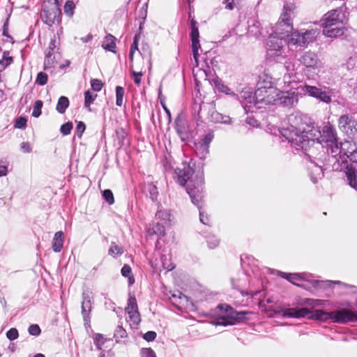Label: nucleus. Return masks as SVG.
Instances as JSON below:
<instances>
[{
	"label": "nucleus",
	"mask_w": 357,
	"mask_h": 357,
	"mask_svg": "<svg viewBox=\"0 0 357 357\" xmlns=\"http://www.w3.org/2000/svg\"><path fill=\"white\" fill-rule=\"evenodd\" d=\"M73 128V123L67 122L61 126L60 131L63 135H68L70 133Z\"/></svg>",
	"instance_id": "49"
},
{
	"label": "nucleus",
	"mask_w": 357,
	"mask_h": 357,
	"mask_svg": "<svg viewBox=\"0 0 357 357\" xmlns=\"http://www.w3.org/2000/svg\"><path fill=\"white\" fill-rule=\"evenodd\" d=\"M192 40V50L193 53V57L196 65L198 66V56H199V50L200 49V44L199 39L197 40Z\"/></svg>",
	"instance_id": "37"
},
{
	"label": "nucleus",
	"mask_w": 357,
	"mask_h": 357,
	"mask_svg": "<svg viewBox=\"0 0 357 357\" xmlns=\"http://www.w3.org/2000/svg\"><path fill=\"white\" fill-rule=\"evenodd\" d=\"M326 301L321 299H312V298H305L303 304L306 305L307 306L311 307L312 308L321 306L325 303Z\"/></svg>",
	"instance_id": "35"
},
{
	"label": "nucleus",
	"mask_w": 357,
	"mask_h": 357,
	"mask_svg": "<svg viewBox=\"0 0 357 357\" xmlns=\"http://www.w3.org/2000/svg\"><path fill=\"white\" fill-rule=\"evenodd\" d=\"M283 317L301 318L308 317L312 319L319 321H326L331 319V312H326L321 310H315L312 312L305 307L300 309L288 308L282 311Z\"/></svg>",
	"instance_id": "6"
},
{
	"label": "nucleus",
	"mask_w": 357,
	"mask_h": 357,
	"mask_svg": "<svg viewBox=\"0 0 357 357\" xmlns=\"http://www.w3.org/2000/svg\"><path fill=\"white\" fill-rule=\"evenodd\" d=\"M26 120L25 118L20 117L16 120L15 126L18 128H23L26 126Z\"/></svg>",
	"instance_id": "60"
},
{
	"label": "nucleus",
	"mask_w": 357,
	"mask_h": 357,
	"mask_svg": "<svg viewBox=\"0 0 357 357\" xmlns=\"http://www.w3.org/2000/svg\"><path fill=\"white\" fill-rule=\"evenodd\" d=\"M299 66V63L295 59H289L284 63V68L288 74V76L285 75L284 77V84L289 82L287 81V79H289L291 75L296 73Z\"/></svg>",
	"instance_id": "22"
},
{
	"label": "nucleus",
	"mask_w": 357,
	"mask_h": 357,
	"mask_svg": "<svg viewBox=\"0 0 357 357\" xmlns=\"http://www.w3.org/2000/svg\"><path fill=\"white\" fill-rule=\"evenodd\" d=\"M116 92V105L121 107L124 102L125 90L123 87L117 86L115 89Z\"/></svg>",
	"instance_id": "31"
},
{
	"label": "nucleus",
	"mask_w": 357,
	"mask_h": 357,
	"mask_svg": "<svg viewBox=\"0 0 357 357\" xmlns=\"http://www.w3.org/2000/svg\"><path fill=\"white\" fill-rule=\"evenodd\" d=\"M137 46H138L137 38V36H135L133 43L132 44V45L130 47V59H132L133 55H134L135 51L138 50Z\"/></svg>",
	"instance_id": "58"
},
{
	"label": "nucleus",
	"mask_w": 357,
	"mask_h": 357,
	"mask_svg": "<svg viewBox=\"0 0 357 357\" xmlns=\"http://www.w3.org/2000/svg\"><path fill=\"white\" fill-rule=\"evenodd\" d=\"M61 4L56 3L44 2L41 13L43 22L49 26H52L56 22H59L61 17Z\"/></svg>",
	"instance_id": "9"
},
{
	"label": "nucleus",
	"mask_w": 357,
	"mask_h": 357,
	"mask_svg": "<svg viewBox=\"0 0 357 357\" xmlns=\"http://www.w3.org/2000/svg\"><path fill=\"white\" fill-rule=\"evenodd\" d=\"M116 135L119 146H124L128 143L127 133L123 129H117L116 130Z\"/></svg>",
	"instance_id": "33"
},
{
	"label": "nucleus",
	"mask_w": 357,
	"mask_h": 357,
	"mask_svg": "<svg viewBox=\"0 0 357 357\" xmlns=\"http://www.w3.org/2000/svg\"><path fill=\"white\" fill-rule=\"evenodd\" d=\"M161 262L164 269L171 271L174 269V266L170 261V259L167 256L163 255L161 257Z\"/></svg>",
	"instance_id": "41"
},
{
	"label": "nucleus",
	"mask_w": 357,
	"mask_h": 357,
	"mask_svg": "<svg viewBox=\"0 0 357 357\" xmlns=\"http://www.w3.org/2000/svg\"><path fill=\"white\" fill-rule=\"evenodd\" d=\"M192 168L186 164H183L181 167H177L175 169L177 182L181 185L187 183L186 191L192 202L200 208L203 192V175L200 174L192 178Z\"/></svg>",
	"instance_id": "4"
},
{
	"label": "nucleus",
	"mask_w": 357,
	"mask_h": 357,
	"mask_svg": "<svg viewBox=\"0 0 357 357\" xmlns=\"http://www.w3.org/2000/svg\"><path fill=\"white\" fill-rule=\"evenodd\" d=\"M47 82V75L45 73L40 72L37 75V77L36 79V84L43 86L45 85Z\"/></svg>",
	"instance_id": "43"
},
{
	"label": "nucleus",
	"mask_w": 357,
	"mask_h": 357,
	"mask_svg": "<svg viewBox=\"0 0 357 357\" xmlns=\"http://www.w3.org/2000/svg\"><path fill=\"white\" fill-rule=\"evenodd\" d=\"M208 152H209V146H206L201 142H199L198 144H197L196 153L201 159L206 158Z\"/></svg>",
	"instance_id": "34"
},
{
	"label": "nucleus",
	"mask_w": 357,
	"mask_h": 357,
	"mask_svg": "<svg viewBox=\"0 0 357 357\" xmlns=\"http://www.w3.org/2000/svg\"><path fill=\"white\" fill-rule=\"evenodd\" d=\"M61 59V55L56 49V41L55 39H52L45 58V70L56 68Z\"/></svg>",
	"instance_id": "12"
},
{
	"label": "nucleus",
	"mask_w": 357,
	"mask_h": 357,
	"mask_svg": "<svg viewBox=\"0 0 357 357\" xmlns=\"http://www.w3.org/2000/svg\"><path fill=\"white\" fill-rule=\"evenodd\" d=\"M146 190L149 191V195H150V198L153 201L155 200L157 198V195H158L157 188L152 184H149V185H147Z\"/></svg>",
	"instance_id": "48"
},
{
	"label": "nucleus",
	"mask_w": 357,
	"mask_h": 357,
	"mask_svg": "<svg viewBox=\"0 0 357 357\" xmlns=\"http://www.w3.org/2000/svg\"><path fill=\"white\" fill-rule=\"evenodd\" d=\"M291 84V82H288V86L287 87L284 86V91H280V94H278L274 105L278 104L284 107H291L298 102L299 93H298V91L296 92L291 91L293 86H291L289 90L288 87Z\"/></svg>",
	"instance_id": "10"
},
{
	"label": "nucleus",
	"mask_w": 357,
	"mask_h": 357,
	"mask_svg": "<svg viewBox=\"0 0 357 357\" xmlns=\"http://www.w3.org/2000/svg\"><path fill=\"white\" fill-rule=\"evenodd\" d=\"M113 336L116 339V343L126 344L127 342V333L122 326L116 327Z\"/></svg>",
	"instance_id": "26"
},
{
	"label": "nucleus",
	"mask_w": 357,
	"mask_h": 357,
	"mask_svg": "<svg viewBox=\"0 0 357 357\" xmlns=\"http://www.w3.org/2000/svg\"><path fill=\"white\" fill-rule=\"evenodd\" d=\"M126 312L128 315V321L130 323L131 327H137L141 321V317L138 311L137 301L135 297L130 296L129 298Z\"/></svg>",
	"instance_id": "16"
},
{
	"label": "nucleus",
	"mask_w": 357,
	"mask_h": 357,
	"mask_svg": "<svg viewBox=\"0 0 357 357\" xmlns=\"http://www.w3.org/2000/svg\"><path fill=\"white\" fill-rule=\"evenodd\" d=\"M13 62V58L8 55V53H3L2 59L0 60V70H3Z\"/></svg>",
	"instance_id": "39"
},
{
	"label": "nucleus",
	"mask_w": 357,
	"mask_h": 357,
	"mask_svg": "<svg viewBox=\"0 0 357 357\" xmlns=\"http://www.w3.org/2000/svg\"><path fill=\"white\" fill-rule=\"evenodd\" d=\"M75 8V4L72 1H67L64 6V12L68 16L73 15V10Z\"/></svg>",
	"instance_id": "44"
},
{
	"label": "nucleus",
	"mask_w": 357,
	"mask_h": 357,
	"mask_svg": "<svg viewBox=\"0 0 357 357\" xmlns=\"http://www.w3.org/2000/svg\"><path fill=\"white\" fill-rule=\"evenodd\" d=\"M241 1V0H224L223 4L225 6L226 9L231 10L237 6Z\"/></svg>",
	"instance_id": "45"
},
{
	"label": "nucleus",
	"mask_w": 357,
	"mask_h": 357,
	"mask_svg": "<svg viewBox=\"0 0 357 357\" xmlns=\"http://www.w3.org/2000/svg\"><path fill=\"white\" fill-rule=\"evenodd\" d=\"M278 94H280V90L272 82L268 79H263L257 84V89L254 95L248 90L242 91V104L246 111L252 112L253 107L260 109L266 105H274Z\"/></svg>",
	"instance_id": "3"
},
{
	"label": "nucleus",
	"mask_w": 357,
	"mask_h": 357,
	"mask_svg": "<svg viewBox=\"0 0 357 357\" xmlns=\"http://www.w3.org/2000/svg\"><path fill=\"white\" fill-rule=\"evenodd\" d=\"M331 319L337 323L344 324L357 321V313L347 309L331 312Z\"/></svg>",
	"instance_id": "18"
},
{
	"label": "nucleus",
	"mask_w": 357,
	"mask_h": 357,
	"mask_svg": "<svg viewBox=\"0 0 357 357\" xmlns=\"http://www.w3.org/2000/svg\"><path fill=\"white\" fill-rule=\"evenodd\" d=\"M85 128H86V127L83 122L79 121L77 123V126H76V132H77V137L79 138H80L82 137V133L85 130Z\"/></svg>",
	"instance_id": "55"
},
{
	"label": "nucleus",
	"mask_w": 357,
	"mask_h": 357,
	"mask_svg": "<svg viewBox=\"0 0 357 357\" xmlns=\"http://www.w3.org/2000/svg\"><path fill=\"white\" fill-rule=\"evenodd\" d=\"M102 196L109 204H112V191L110 190H104Z\"/></svg>",
	"instance_id": "63"
},
{
	"label": "nucleus",
	"mask_w": 357,
	"mask_h": 357,
	"mask_svg": "<svg viewBox=\"0 0 357 357\" xmlns=\"http://www.w3.org/2000/svg\"><path fill=\"white\" fill-rule=\"evenodd\" d=\"M91 85L92 89L95 91H99L102 88V82L96 79L91 80Z\"/></svg>",
	"instance_id": "56"
},
{
	"label": "nucleus",
	"mask_w": 357,
	"mask_h": 357,
	"mask_svg": "<svg viewBox=\"0 0 357 357\" xmlns=\"http://www.w3.org/2000/svg\"><path fill=\"white\" fill-rule=\"evenodd\" d=\"M337 284L344 286H347L346 284L342 283L340 281L337 280H326V281H319L317 280H310L305 278L303 279L301 283L296 284V286L301 287L305 289L308 291H312L314 289L330 287L332 284Z\"/></svg>",
	"instance_id": "13"
},
{
	"label": "nucleus",
	"mask_w": 357,
	"mask_h": 357,
	"mask_svg": "<svg viewBox=\"0 0 357 357\" xmlns=\"http://www.w3.org/2000/svg\"><path fill=\"white\" fill-rule=\"evenodd\" d=\"M147 233L151 236H156L159 238L160 236H163L165 232V228L162 225L159 223H155L149 227Z\"/></svg>",
	"instance_id": "25"
},
{
	"label": "nucleus",
	"mask_w": 357,
	"mask_h": 357,
	"mask_svg": "<svg viewBox=\"0 0 357 357\" xmlns=\"http://www.w3.org/2000/svg\"><path fill=\"white\" fill-rule=\"evenodd\" d=\"M156 217L165 222H171L173 220L174 217L170 211L167 209H160L156 213Z\"/></svg>",
	"instance_id": "29"
},
{
	"label": "nucleus",
	"mask_w": 357,
	"mask_h": 357,
	"mask_svg": "<svg viewBox=\"0 0 357 357\" xmlns=\"http://www.w3.org/2000/svg\"><path fill=\"white\" fill-rule=\"evenodd\" d=\"M142 357H157L153 350L151 348H143L141 349Z\"/></svg>",
	"instance_id": "51"
},
{
	"label": "nucleus",
	"mask_w": 357,
	"mask_h": 357,
	"mask_svg": "<svg viewBox=\"0 0 357 357\" xmlns=\"http://www.w3.org/2000/svg\"><path fill=\"white\" fill-rule=\"evenodd\" d=\"M288 122L291 130L284 128L280 131L281 135L293 145L306 150L308 147V142L306 135H310V130L314 125L310 123V119L298 112H295L288 116Z\"/></svg>",
	"instance_id": "2"
},
{
	"label": "nucleus",
	"mask_w": 357,
	"mask_h": 357,
	"mask_svg": "<svg viewBox=\"0 0 357 357\" xmlns=\"http://www.w3.org/2000/svg\"><path fill=\"white\" fill-rule=\"evenodd\" d=\"M8 173V165L3 161H0V177L5 176Z\"/></svg>",
	"instance_id": "59"
},
{
	"label": "nucleus",
	"mask_w": 357,
	"mask_h": 357,
	"mask_svg": "<svg viewBox=\"0 0 357 357\" xmlns=\"http://www.w3.org/2000/svg\"><path fill=\"white\" fill-rule=\"evenodd\" d=\"M278 275L282 278L287 279L288 281L291 282L295 285H296L297 283H295L294 281H298L300 283H301L304 275H306L304 273H286L284 272H279Z\"/></svg>",
	"instance_id": "27"
},
{
	"label": "nucleus",
	"mask_w": 357,
	"mask_h": 357,
	"mask_svg": "<svg viewBox=\"0 0 357 357\" xmlns=\"http://www.w3.org/2000/svg\"><path fill=\"white\" fill-rule=\"evenodd\" d=\"M156 336H157V334L155 332L148 331L144 335L143 337L147 342H151L155 339Z\"/></svg>",
	"instance_id": "57"
},
{
	"label": "nucleus",
	"mask_w": 357,
	"mask_h": 357,
	"mask_svg": "<svg viewBox=\"0 0 357 357\" xmlns=\"http://www.w3.org/2000/svg\"><path fill=\"white\" fill-rule=\"evenodd\" d=\"M63 236L64 234L61 231L55 233L52 242V249L55 252H59L61 250L63 245Z\"/></svg>",
	"instance_id": "24"
},
{
	"label": "nucleus",
	"mask_w": 357,
	"mask_h": 357,
	"mask_svg": "<svg viewBox=\"0 0 357 357\" xmlns=\"http://www.w3.org/2000/svg\"><path fill=\"white\" fill-rule=\"evenodd\" d=\"M206 241L208 248L211 249L216 248L219 244L218 238L214 235L208 236Z\"/></svg>",
	"instance_id": "42"
},
{
	"label": "nucleus",
	"mask_w": 357,
	"mask_h": 357,
	"mask_svg": "<svg viewBox=\"0 0 357 357\" xmlns=\"http://www.w3.org/2000/svg\"><path fill=\"white\" fill-rule=\"evenodd\" d=\"M219 89L220 91L225 93L226 94H229L233 96H236V94L234 92H232L231 89L226 85H221L220 86H219Z\"/></svg>",
	"instance_id": "62"
},
{
	"label": "nucleus",
	"mask_w": 357,
	"mask_h": 357,
	"mask_svg": "<svg viewBox=\"0 0 357 357\" xmlns=\"http://www.w3.org/2000/svg\"><path fill=\"white\" fill-rule=\"evenodd\" d=\"M6 337L10 340H15L18 337V331L16 328H12L6 333Z\"/></svg>",
	"instance_id": "53"
},
{
	"label": "nucleus",
	"mask_w": 357,
	"mask_h": 357,
	"mask_svg": "<svg viewBox=\"0 0 357 357\" xmlns=\"http://www.w3.org/2000/svg\"><path fill=\"white\" fill-rule=\"evenodd\" d=\"M347 24H321L323 28L322 33L327 38H337L342 36L347 31Z\"/></svg>",
	"instance_id": "17"
},
{
	"label": "nucleus",
	"mask_w": 357,
	"mask_h": 357,
	"mask_svg": "<svg viewBox=\"0 0 357 357\" xmlns=\"http://www.w3.org/2000/svg\"><path fill=\"white\" fill-rule=\"evenodd\" d=\"M342 154L357 163V139H350L341 142L337 155Z\"/></svg>",
	"instance_id": "14"
},
{
	"label": "nucleus",
	"mask_w": 357,
	"mask_h": 357,
	"mask_svg": "<svg viewBox=\"0 0 357 357\" xmlns=\"http://www.w3.org/2000/svg\"><path fill=\"white\" fill-rule=\"evenodd\" d=\"M105 340L106 339L100 333H96L94 335L93 341L98 349H101V346L105 343Z\"/></svg>",
	"instance_id": "47"
},
{
	"label": "nucleus",
	"mask_w": 357,
	"mask_h": 357,
	"mask_svg": "<svg viewBox=\"0 0 357 357\" xmlns=\"http://www.w3.org/2000/svg\"><path fill=\"white\" fill-rule=\"evenodd\" d=\"M338 126L349 139H357V123L349 115H342L338 119Z\"/></svg>",
	"instance_id": "11"
},
{
	"label": "nucleus",
	"mask_w": 357,
	"mask_h": 357,
	"mask_svg": "<svg viewBox=\"0 0 357 357\" xmlns=\"http://www.w3.org/2000/svg\"><path fill=\"white\" fill-rule=\"evenodd\" d=\"M97 94L92 93L89 91H86L84 93V105L86 107H89L91 104L96 98Z\"/></svg>",
	"instance_id": "38"
},
{
	"label": "nucleus",
	"mask_w": 357,
	"mask_h": 357,
	"mask_svg": "<svg viewBox=\"0 0 357 357\" xmlns=\"http://www.w3.org/2000/svg\"><path fill=\"white\" fill-rule=\"evenodd\" d=\"M346 176L349 185L357 190L356 174L354 169H349L346 172Z\"/></svg>",
	"instance_id": "30"
},
{
	"label": "nucleus",
	"mask_w": 357,
	"mask_h": 357,
	"mask_svg": "<svg viewBox=\"0 0 357 357\" xmlns=\"http://www.w3.org/2000/svg\"><path fill=\"white\" fill-rule=\"evenodd\" d=\"M91 310V302L87 294H83V301L82 303V314L84 321H88V317Z\"/></svg>",
	"instance_id": "23"
},
{
	"label": "nucleus",
	"mask_w": 357,
	"mask_h": 357,
	"mask_svg": "<svg viewBox=\"0 0 357 357\" xmlns=\"http://www.w3.org/2000/svg\"><path fill=\"white\" fill-rule=\"evenodd\" d=\"M69 106V100L66 96H61L56 104V109L60 114H63Z\"/></svg>",
	"instance_id": "28"
},
{
	"label": "nucleus",
	"mask_w": 357,
	"mask_h": 357,
	"mask_svg": "<svg viewBox=\"0 0 357 357\" xmlns=\"http://www.w3.org/2000/svg\"><path fill=\"white\" fill-rule=\"evenodd\" d=\"M199 220L204 225H208L209 220L207 215L199 210Z\"/></svg>",
	"instance_id": "64"
},
{
	"label": "nucleus",
	"mask_w": 357,
	"mask_h": 357,
	"mask_svg": "<svg viewBox=\"0 0 357 357\" xmlns=\"http://www.w3.org/2000/svg\"><path fill=\"white\" fill-rule=\"evenodd\" d=\"M298 91V93L303 96H309L312 98H316L317 93L319 92V88L315 86H311L308 84H301L296 88Z\"/></svg>",
	"instance_id": "21"
},
{
	"label": "nucleus",
	"mask_w": 357,
	"mask_h": 357,
	"mask_svg": "<svg viewBox=\"0 0 357 357\" xmlns=\"http://www.w3.org/2000/svg\"><path fill=\"white\" fill-rule=\"evenodd\" d=\"M308 169L310 171L311 181L313 183H317L318 180L321 179L324 176L322 167L314 162H310L308 165Z\"/></svg>",
	"instance_id": "20"
},
{
	"label": "nucleus",
	"mask_w": 357,
	"mask_h": 357,
	"mask_svg": "<svg viewBox=\"0 0 357 357\" xmlns=\"http://www.w3.org/2000/svg\"><path fill=\"white\" fill-rule=\"evenodd\" d=\"M43 102L41 100H36L34 103L32 112V116L38 117L41 114V108L43 107Z\"/></svg>",
	"instance_id": "40"
},
{
	"label": "nucleus",
	"mask_w": 357,
	"mask_h": 357,
	"mask_svg": "<svg viewBox=\"0 0 357 357\" xmlns=\"http://www.w3.org/2000/svg\"><path fill=\"white\" fill-rule=\"evenodd\" d=\"M112 37L111 34H108L106 37V41H104L102 43V47L105 49L106 50H108L109 52L112 51V42H109V38Z\"/></svg>",
	"instance_id": "61"
},
{
	"label": "nucleus",
	"mask_w": 357,
	"mask_h": 357,
	"mask_svg": "<svg viewBox=\"0 0 357 357\" xmlns=\"http://www.w3.org/2000/svg\"><path fill=\"white\" fill-rule=\"evenodd\" d=\"M214 138V135L213 132H208L207 133L204 139L202 140V142H200L201 143L204 144V145L206 146H209V144H211V142H212V140Z\"/></svg>",
	"instance_id": "54"
},
{
	"label": "nucleus",
	"mask_w": 357,
	"mask_h": 357,
	"mask_svg": "<svg viewBox=\"0 0 357 357\" xmlns=\"http://www.w3.org/2000/svg\"><path fill=\"white\" fill-rule=\"evenodd\" d=\"M190 37H191V40H197V39H199V37L198 28L196 26V22L193 20L191 21Z\"/></svg>",
	"instance_id": "46"
},
{
	"label": "nucleus",
	"mask_w": 357,
	"mask_h": 357,
	"mask_svg": "<svg viewBox=\"0 0 357 357\" xmlns=\"http://www.w3.org/2000/svg\"><path fill=\"white\" fill-rule=\"evenodd\" d=\"M310 135H306L308 142V146L310 142H314L317 141L318 143H326L329 147L331 153L333 156L337 155L339 146L337 140V135L334 127L328 122L324 124L321 130L317 127L314 128L310 130Z\"/></svg>",
	"instance_id": "5"
},
{
	"label": "nucleus",
	"mask_w": 357,
	"mask_h": 357,
	"mask_svg": "<svg viewBox=\"0 0 357 357\" xmlns=\"http://www.w3.org/2000/svg\"><path fill=\"white\" fill-rule=\"evenodd\" d=\"M319 33L317 29L294 30L293 22L278 21L274 33L266 40L267 54L282 63L291 47H305L314 42Z\"/></svg>",
	"instance_id": "1"
},
{
	"label": "nucleus",
	"mask_w": 357,
	"mask_h": 357,
	"mask_svg": "<svg viewBox=\"0 0 357 357\" xmlns=\"http://www.w3.org/2000/svg\"><path fill=\"white\" fill-rule=\"evenodd\" d=\"M29 333L31 335L38 336L40 333V328L37 324H32L29 327Z\"/></svg>",
	"instance_id": "52"
},
{
	"label": "nucleus",
	"mask_w": 357,
	"mask_h": 357,
	"mask_svg": "<svg viewBox=\"0 0 357 357\" xmlns=\"http://www.w3.org/2000/svg\"><path fill=\"white\" fill-rule=\"evenodd\" d=\"M121 275L128 278V283L132 285L135 283V278L132 274V269L130 266L125 264L121 270Z\"/></svg>",
	"instance_id": "32"
},
{
	"label": "nucleus",
	"mask_w": 357,
	"mask_h": 357,
	"mask_svg": "<svg viewBox=\"0 0 357 357\" xmlns=\"http://www.w3.org/2000/svg\"><path fill=\"white\" fill-rule=\"evenodd\" d=\"M296 15V6L294 3H286L284 5L282 13L278 20L281 22H293Z\"/></svg>",
	"instance_id": "19"
},
{
	"label": "nucleus",
	"mask_w": 357,
	"mask_h": 357,
	"mask_svg": "<svg viewBox=\"0 0 357 357\" xmlns=\"http://www.w3.org/2000/svg\"><path fill=\"white\" fill-rule=\"evenodd\" d=\"M222 114L216 111H213L211 113L210 119L214 123H220L222 121Z\"/></svg>",
	"instance_id": "50"
},
{
	"label": "nucleus",
	"mask_w": 357,
	"mask_h": 357,
	"mask_svg": "<svg viewBox=\"0 0 357 357\" xmlns=\"http://www.w3.org/2000/svg\"><path fill=\"white\" fill-rule=\"evenodd\" d=\"M315 98L327 104L331 102V98L328 92L326 91H323L321 89H319V92L317 93V95Z\"/></svg>",
	"instance_id": "36"
},
{
	"label": "nucleus",
	"mask_w": 357,
	"mask_h": 357,
	"mask_svg": "<svg viewBox=\"0 0 357 357\" xmlns=\"http://www.w3.org/2000/svg\"><path fill=\"white\" fill-rule=\"evenodd\" d=\"M301 63L305 68V73L307 77H310V73H317L315 71L321 66V63L318 60L317 55L312 52H306L301 58Z\"/></svg>",
	"instance_id": "15"
},
{
	"label": "nucleus",
	"mask_w": 357,
	"mask_h": 357,
	"mask_svg": "<svg viewBox=\"0 0 357 357\" xmlns=\"http://www.w3.org/2000/svg\"><path fill=\"white\" fill-rule=\"evenodd\" d=\"M220 308L222 312L214 322L216 326L234 325L243 321L245 319V314L247 313L243 311L236 312L227 305H220Z\"/></svg>",
	"instance_id": "7"
},
{
	"label": "nucleus",
	"mask_w": 357,
	"mask_h": 357,
	"mask_svg": "<svg viewBox=\"0 0 357 357\" xmlns=\"http://www.w3.org/2000/svg\"><path fill=\"white\" fill-rule=\"evenodd\" d=\"M348 15L347 8L344 4L324 14L321 20V24H347Z\"/></svg>",
	"instance_id": "8"
}]
</instances>
